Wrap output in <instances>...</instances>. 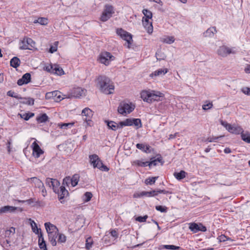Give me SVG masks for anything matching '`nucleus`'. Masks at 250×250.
Here are the masks:
<instances>
[{
    "instance_id": "f257e3e1",
    "label": "nucleus",
    "mask_w": 250,
    "mask_h": 250,
    "mask_svg": "<svg viewBox=\"0 0 250 250\" xmlns=\"http://www.w3.org/2000/svg\"><path fill=\"white\" fill-rule=\"evenodd\" d=\"M108 127L112 129L116 130L118 128H122L125 126H131L134 125L137 128L142 127V123L140 119L129 118L120 122L118 124L113 121L107 122Z\"/></svg>"
},
{
    "instance_id": "f03ea898",
    "label": "nucleus",
    "mask_w": 250,
    "mask_h": 250,
    "mask_svg": "<svg viewBox=\"0 0 250 250\" xmlns=\"http://www.w3.org/2000/svg\"><path fill=\"white\" fill-rule=\"evenodd\" d=\"M97 81L98 85L102 92L106 94L113 93L114 86L109 78L105 76H100L98 78Z\"/></svg>"
},
{
    "instance_id": "7ed1b4c3",
    "label": "nucleus",
    "mask_w": 250,
    "mask_h": 250,
    "mask_svg": "<svg viewBox=\"0 0 250 250\" xmlns=\"http://www.w3.org/2000/svg\"><path fill=\"white\" fill-rule=\"evenodd\" d=\"M164 96L163 93L156 90H143L141 93V98L144 101L148 103H151L155 101H160V98Z\"/></svg>"
},
{
    "instance_id": "20e7f679",
    "label": "nucleus",
    "mask_w": 250,
    "mask_h": 250,
    "mask_svg": "<svg viewBox=\"0 0 250 250\" xmlns=\"http://www.w3.org/2000/svg\"><path fill=\"white\" fill-rule=\"evenodd\" d=\"M135 108L134 105L132 104H128L125 102H122L120 104L118 108V112L122 115H125L131 112Z\"/></svg>"
},
{
    "instance_id": "39448f33",
    "label": "nucleus",
    "mask_w": 250,
    "mask_h": 250,
    "mask_svg": "<svg viewBox=\"0 0 250 250\" xmlns=\"http://www.w3.org/2000/svg\"><path fill=\"white\" fill-rule=\"evenodd\" d=\"M220 123L229 132L231 133L239 134L240 133H242L243 131V129L240 126L231 125L223 120L220 121Z\"/></svg>"
},
{
    "instance_id": "423d86ee",
    "label": "nucleus",
    "mask_w": 250,
    "mask_h": 250,
    "mask_svg": "<svg viewBox=\"0 0 250 250\" xmlns=\"http://www.w3.org/2000/svg\"><path fill=\"white\" fill-rule=\"evenodd\" d=\"M116 33L122 39L126 42V43H127V47L130 48V45L132 44V42L133 41L132 35L122 28L117 29Z\"/></svg>"
},
{
    "instance_id": "0eeeda50",
    "label": "nucleus",
    "mask_w": 250,
    "mask_h": 250,
    "mask_svg": "<svg viewBox=\"0 0 250 250\" xmlns=\"http://www.w3.org/2000/svg\"><path fill=\"white\" fill-rule=\"evenodd\" d=\"M35 45V42L33 40L30 38L25 37L20 42V49L22 50H32Z\"/></svg>"
},
{
    "instance_id": "6e6552de",
    "label": "nucleus",
    "mask_w": 250,
    "mask_h": 250,
    "mask_svg": "<svg viewBox=\"0 0 250 250\" xmlns=\"http://www.w3.org/2000/svg\"><path fill=\"white\" fill-rule=\"evenodd\" d=\"M114 13V9L112 6L108 4L105 5L100 18L101 20L104 22L107 21L112 17Z\"/></svg>"
},
{
    "instance_id": "1a4fd4ad",
    "label": "nucleus",
    "mask_w": 250,
    "mask_h": 250,
    "mask_svg": "<svg viewBox=\"0 0 250 250\" xmlns=\"http://www.w3.org/2000/svg\"><path fill=\"white\" fill-rule=\"evenodd\" d=\"M83 120L86 122L87 126H92L91 118L93 115V111L88 107L84 108L82 111Z\"/></svg>"
},
{
    "instance_id": "9d476101",
    "label": "nucleus",
    "mask_w": 250,
    "mask_h": 250,
    "mask_svg": "<svg viewBox=\"0 0 250 250\" xmlns=\"http://www.w3.org/2000/svg\"><path fill=\"white\" fill-rule=\"evenodd\" d=\"M31 140H35V141L32 143L31 146L33 151L32 155L35 158H38L44 153V151L41 149L37 143V141L36 139L31 138Z\"/></svg>"
},
{
    "instance_id": "9b49d317",
    "label": "nucleus",
    "mask_w": 250,
    "mask_h": 250,
    "mask_svg": "<svg viewBox=\"0 0 250 250\" xmlns=\"http://www.w3.org/2000/svg\"><path fill=\"white\" fill-rule=\"evenodd\" d=\"M114 58V56L110 53L104 52L100 54L99 61L102 63L107 65L109 64L111 61L113 60Z\"/></svg>"
},
{
    "instance_id": "f8f14e48",
    "label": "nucleus",
    "mask_w": 250,
    "mask_h": 250,
    "mask_svg": "<svg viewBox=\"0 0 250 250\" xmlns=\"http://www.w3.org/2000/svg\"><path fill=\"white\" fill-rule=\"evenodd\" d=\"M235 53L232 49L225 45L219 47L217 50L218 54L223 57H227L229 54H234Z\"/></svg>"
},
{
    "instance_id": "ddd939ff",
    "label": "nucleus",
    "mask_w": 250,
    "mask_h": 250,
    "mask_svg": "<svg viewBox=\"0 0 250 250\" xmlns=\"http://www.w3.org/2000/svg\"><path fill=\"white\" fill-rule=\"evenodd\" d=\"M189 229L193 233H196L199 231L205 232L207 230L206 227L202 224L191 223L189 224Z\"/></svg>"
},
{
    "instance_id": "4468645a",
    "label": "nucleus",
    "mask_w": 250,
    "mask_h": 250,
    "mask_svg": "<svg viewBox=\"0 0 250 250\" xmlns=\"http://www.w3.org/2000/svg\"><path fill=\"white\" fill-rule=\"evenodd\" d=\"M45 184L50 188L52 187L53 191L56 192L57 191V188L59 187L60 183L57 179L47 178L45 179Z\"/></svg>"
},
{
    "instance_id": "2eb2a0df",
    "label": "nucleus",
    "mask_w": 250,
    "mask_h": 250,
    "mask_svg": "<svg viewBox=\"0 0 250 250\" xmlns=\"http://www.w3.org/2000/svg\"><path fill=\"white\" fill-rule=\"evenodd\" d=\"M58 194L59 199L61 203H63L64 201L63 200L64 198L67 196L68 191L65 189L64 186H61L59 188H57V191L55 192Z\"/></svg>"
},
{
    "instance_id": "dca6fc26",
    "label": "nucleus",
    "mask_w": 250,
    "mask_h": 250,
    "mask_svg": "<svg viewBox=\"0 0 250 250\" xmlns=\"http://www.w3.org/2000/svg\"><path fill=\"white\" fill-rule=\"evenodd\" d=\"M86 90L81 87H76L73 88L71 92V97L79 98L83 95H85Z\"/></svg>"
},
{
    "instance_id": "f3484780",
    "label": "nucleus",
    "mask_w": 250,
    "mask_h": 250,
    "mask_svg": "<svg viewBox=\"0 0 250 250\" xmlns=\"http://www.w3.org/2000/svg\"><path fill=\"white\" fill-rule=\"evenodd\" d=\"M31 81V75L29 73H26L24 74L21 79L18 80L17 84L19 85H22L24 84L29 83Z\"/></svg>"
},
{
    "instance_id": "a211bd4d",
    "label": "nucleus",
    "mask_w": 250,
    "mask_h": 250,
    "mask_svg": "<svg viewBox=\"0 0 250 250\" xmlns=\"http://www.w3.org/2000/svg\"><path fill=\"white\" fill-rule=\"evenodd\" d=\"M18 208L17 207H15L10 206H5L0 208V214L7 213H13Z\"/></svg>"
},
{
    "instance_id": "6ab92c4d",
    "label": "nucleus",
    "mask_w": 250,
    "mask_h": 250,
    "mask_svg": "<svg viewBox=\"0 0 250 250\" xmlns=\"http://www.w3.org/2000/svg\"><path fill=\"white\" fill-rule=\"evenodd\" d=\"M143 24L147 32L150 34L153 32V27L152 25V23L151 21L147 20H144V18H143L142 19Z\"/></svg>"
},
{
    "instance_id": "aec40b11",
    "label": "nucleus",
    "mask_w": 250,
    "mask_h": 250,
    "mask_svg": "<svg viewBox=\"0 0 250 250\" xmlns=\"http://www.w3.org/2000/svg\"><path fill=\"white\" fill-rule=\"evenodd\" d=\"M44 226L48 234L59 231L57 227L50 222L45 223Z\"/></svg>"
},
{
    "instance_id": "412c9836",
    "label": "nucleus",
    "mask_w": 250,
    "mask_h": 250,
    "mask_svg": "<svg viewBox=\"0 0 250 250\" xmlns=\"http://www.w3.org/2000/svg\"><path fill=\"white\" fill-rule=\"evenodd\" d=\"M157 195L156 190H153L150 191H142L139 194H134V197H140L143 196L147 197H153Z\"/></svg>"
},
{
    "instance_id": "4be33fe9",
    "label": "nucleus",
    "mask_w": 250,
    "mask_h": 250,
    "mask_svg": "<svg viewBox=\"0 0 250 250\" xmlns=\"http://www.w3.org/2000/svg\"><path fill=\"white\" fill-rule=\"evenodd\" d=\"M58 235L59 231L48 234L49 241L53 246L57 245V241L56 239Z\"/></svg>"
},
{
    "instance_id": "5701e85b",
    "label": "nucleus",
    "mask_w": 250,
    "mask_h": 250,
    "mask_svg": "<svg viewBox=\"0 0 250 250\" xmlns=\"http://www.w3.org/2000/svg\"><path fill=\"white\" fill-rule=\"evenodd\" d=\"M39 240H38V244L40 248L42 250H48L46 247V244L45 241L44 240L43 237V235L42 233H40L39 235H38Z\"/></svg>"
},
{
    "instance_id": "b1692460",
    "label": "nucleus",
    "mask_w": 250,
    "mask_h": 250,
    "mask_svg": "<svg viewBox=\"0 0 250 250\" xmlns=\"http://www.w3.org/2000/svg\"><path fill=\"white\" fill-rule=\"evenodd\" d=\"M168 72L167 68L159 69L152 72L149 75V76L153 78L154 76H163Z\"/></svg>"
},
{
    "instance_id": "393cba45",
    "label": "nucleus",
    "mask_w": 250,
    "mask_h": 250,
    "mask_svg": "<svg viewBox=\"0 0 250 250\" xmlns=\"http://www.w3.org/2000/svg\"><path fill=\"white\" fill-rule=\"evenodd\" d=\"M216 32L217 30L215 27H210L204 33V36L205 37L211 38L213 37L214 34Z\"/></svg>"
},
{
    "instance_id": "a878e982",
    "label": "nucleus",
    "mask_w": 250,
    "mask_h": 250,
    "mask_svg": "<svg viewBox=\"0 0 250 250\" xmlns=\"http://www.w3.org/2000/svg\"><path fill=\"white\" fill-rule=\"evenodd\" d=\"M30 225L32 228V231L36 234H38L40 233H42L41 229L40 228H38L37 227V224L34 222V221L30 219Z\"/></svg>"
},
{
    "instance_id": "bb28decb",
    "label": "nucleus",
    "mask_w": 250,
    "mask_h": 250,
    "mask_svg": "<svg viewBox=\"0 0 250 250\" xmlns=\"http://www.w3.org/2000/svg\"><path fill=\"white\" fill-rule=\"evenodd\" d=\"M93 167L94 168L97 167L98 168L102 171H108L109 170V168L106 166L103 165L100 159L99 160L97 164H95V165Z\"/></svg>"
},
{
    "instance_id": "cd10ccee",
    "label": "nucleus",
    "mask_w": 250,
    "mask_h": 250,
    "mask_svg": "<svg viewBox=\"0 0 250 250\" xmlns=\"http://www.w3.org/2000/svg\"><path fill=\"white\" fill-rule=\"evenodd\" d=\"M136 146L138 149L142 150L143 152L146 153L150 152L149 150L150 146L148 145H145L143 144H137Z\"/></svg>"
},
{
    "instance_id": "c85d7f7f",
    "label": "nucleus",
    "mask_w": 250,
    "mask_h": 250,
    "mask_svg": "<svg viewBox=\"0 0 250 250\" xmlns=\"http://www.w3.org/2000/svg\"><path fill=\"white\" fill-rule=\"evenodd\" d=\"M21 63L20 60L17 57H13L10 61V65L15 68H17Z\"/></svg>"
},
{
    "instance_id": "c756f323",
    "label": "nucleus",
    "mask_w": 250,
    "mask_h": 250,
    "mask_svg": "<svg viewBox=\"0 0 250 250\" xmlns=\"http://www.w3.org/2000/svg\"><path fill=\"white\" fill-rule=\"evenodd\" d=\"M186 174L187 173L184 170H181L179 172L174 173V177L178 180L183 179L186 177Z\"/></svg>"
},
{
    "instance_id": "7c9ffc66",
    "label": "nucleus",
    "mask_w": 250,
    "mask_h": 250,
    "mask_svg": "<svg viewBox=\"0 0 250 250\" xmlns=\"http://www.w3.org/2000/svg\"><path fill=\"white\" fill-rule=\"evenodd\" d=\"M158 162L161 163L162 165L163 164L162 161V158L161 156L158 157L157 159L154 160H151L150 162H148V166L149 167L151 166H155L157 165Z\"/></svg>"
},
{
    "instance_id": "2f4dec72",
    "label": "nucleus",
    "mask_w": 250,
    "mask_h": 250,
    "mask_svg": "<svg viewBox=\"0 0 250 250\" xmlns=\"http://www.w3.org/2000/svg\"><path fill=\"white\" fill-rule=\"evenodd\" d=\"M142 13L145 16V17H144V20L149 21L150 19H151L152 17V13L150 11L147 9H144L142 11Z\"/></svg>"
},
{
    "instance_id": "473e14b6",
    "label": "nucleus",
    "mask_w": 250,
    "mask_h": 250,
    "mask_svg": "<svg viewBox=\"0 0 250 250\" xmlns=\"http://www.w3.org/2000/svg\"><path fill=\"white\" fill-rule=\"evenodd\" d=\"M175 41L174 38L172 36H167L161 39V42L167 44H171Z\"/></svg>"
},
{
    "instance_id": "72a5a7b5",
    "label": "nucleus",
    "mask_w": 250,
    "mask_h": 250,
    "mask_svg": "<svg viewBox=\"0 0 250 250\" xmlns=\"http://www.w3.org/2000/svg\"><path fill=\"white\" fill-rule=\"evenodd\" d=\"M90 162L91 165L94 167L97 164L100 159L98 156L96 154H93L89 156Z\"/></svg>"
},
{
    "instance_id": "f704fd0d",
    "label": "nucleus",
    "mask_w": 250,
    "mask_h": 250,
    "mask_svg": "<svg viewBox=\"0 0 250 250\" xmlns=\"http://www.w3.org/2000/svg\"><path fill=\"white\" fill-rule=\"evenodd\" d=\"M74 123H60L58 124V126L61 129H67L71 128L74 125Z\"/></svg>"
},
{
    "instance_id": "c9c22d12",
    "label": "nucleus",
    "mask_w": 250,
    "mask_h": 250,
    "mask_svg": "<svg viewBox=\"0 0 250 250\" xmlns=\"http://www.w3.org/2000/svg\"><path fill=\"white\" fill-rule=\"evenodd\" d=\"M79 175L78 174H74L71 178H70L71 184L72 187L76 186L79 180Z\"/></svg>"
},
{
    "instance_id": "e433bc0d",
    "label": "nucleus",
    "mask_w": 250,
    "mask_h": 250,
    "mask_svg": "<svg viewBox=\"0 0 250 250\" xmlns=\"http://www.w3.org/2000/svg\"><path fill=\"white\" fill-rule=\"evenodd\" d=\"M53 74L62 75L64 74V71L58 65H54Z\"/></svg>"
},
{
    "instance_id": "4c0bfd02",
    "label": "nucleus",
    "mask_w": 250,
    "mask_h": 250,
    "mask_svg": "<svg viewBox=\"0 0 250 250\" xmlns=\"http://www.w3.org/2000/svg\"><path fill=\"white\" fill-rule=\"evenodd\" d=\"M34 23H39L41 25H45L48 24V19L45 18H39L34 21Z\"/></svg>"
},
{
    "instance_id": "58836bf2",
    "label": "nucleus",
    "mask_w": 250,
    "mask_h": 250,
    "mask_svg": "<svg viewBox=\"0 0 250 250\" xmlns=\"http://www.w3.org/2000/svg\"><path fill=\"white\" fill-rule=\"evenodd\" d=\"M133 165L139 167H145L148 166V162H143L141 160H135L133 162Z\"/></svg>"
},
{
    "instance_id": "ea45409f",
    "label": "nucleus",
    "mask_w": 250,
    "mask_h": 250,
    "mask_svg": "<svg viewBox=\"0 0 250 250\" xmlns=\"http://www.w3.org/2000/svg\"><path fill=\"white\" fill-rule=\"evenodd\" d=\"M157 60H164L166 58V55L161 51H158L155 54Z\"/></svg>"
},
{
    "instance_id": "a19ab883",
    "label": "nucleus",
    "mask_w": 250,
    "mask_h": 250,
    "mask_svg": "<svg viewBox=\"0 0 250 250\" xmlns=\"http://www.w3.org/2000/svg\"><path fill=\"white\" fill-rule=\"evenodd\" d=\"M18 115L20 116L21 118L24 119L25 121H28L30 118L34 116V114L33 113H27L23 114H19Z\"/></svg>"
},
{
    "instance_id": "79ce46f5",
    "label": "nucleus",
    "mask_w": 250,
    "mask_h": 250,
    "mask_svg": "<svg viewBox=\"0 0 250 250\" xmlns=\"http://www.w3.org/2000/svg\"><path fill=\"white\" fill-rule=\"evenodd\" d=\"M157 178H158V177H149L146 179L145 183L146 185H153L155 183V181L157 179Z\"/></svg>"
},
{
    "instance_id": "37998d69",
    "label": "nucleus",
    "mask_w": 250,
    "mask_h": 250,
    "mask_svg": "<svg viewBox=\"0 0 250 250\" xmlns=\"http://www.w3.org/2000/svg\"><path fill=\"white\" fill-rule=\"evenodd\" d=\"M26 181L29 183H31L32 184H34L35 186L38 185L39 182L41 181L39 179H38L36 177H31V178H28Z\"/></svg>"
},
{
    "instance_id": "c03bdc74",
    "label": "nucleus",
    "mask_w": 250,
    "mask_h": 250,
    "mask_svg": "<svg viewBox=\"0 0 250 250\" xmlns=\"http://www.w3.org/2000/svg\"><path fill=\"white\" fill-rule=\"evenodd\" d=\"M37 121L40 123H45L48 120V116L46 114H43L37 118Z\"/></svg>"
},
{
    "instance_id": "a18cd8bd",
    "label": "nucleus",
    "mask_w": 250,
    "mask_h": 250,
    "mask_svg": "<svg viewBox=\"0 0 250 250\" xmlns=\"http://www.w3.org/2000/svg\"><path fill=\"white\" fill-rule=\"evenodd\" d=\"M57 242L60 243H64L66 241V237L65 235L62 233H59L58 236Z\"/></svg>"
},
{
    "instance_id": "49530a36",
    "label": "nucleus",
    "mask_w": 250,
    "mask_h": 250,
    "mask_svg": "<svg viewBox=\"0 0 250 250\" xmlns=\"http://www.w3.org/2000/svg\"><path fill=\"white\" fill-rule=\"evenodd\" d=\"M241 138L245 142L250 143V134L242 133Z\"/></svg>"
},
{
    "instance_id": "de8ad7c7",
    "label": "nucleus",
    "mask_w": 250,
    "mask_h": 250,
    "mask_svg": "<svg viewBox=\"0 0 250 250\" xmlns=\"http://www.w3.org/2000/svg\"><path fill=\"white\" fill-rule=\"evenodd\" d=\"M93 245V241L91 237H88L86 240L85 248L87 250L90 249Z\"/></svg>"
},
{
    "instance_id": "09e8293b",
    "label": "nucleus",
    "mask_w": 250,
    "mask_h": 250,
    "mask_svg": "<svg viewBox=\"0 0 250 250\" xmlns=\"http://www.w3.org/2000/svg\"><path fill=\"white\" fill-rule=\"evenodd\" d=\"M58 44V42H55L54 43V45L50 46L49 52H50V53H53L57 51Z\"/></svg>"
},
{
    "instance_id": "8fccbe9b",
    "label": "nucleus",
    "mask_w": 250,
    "mask_h": 250,
    "mask_svg": "<svg viewBox=\"0 0 250 250\" xmlns=\"http://www.w3.org/2000/svg\"><path fill=\"white\" fill-rule=\"evenodd\" d=\"M54 68V65L49 64L45 66L44 67V69L48 72L53 73Z\"/></svg>"
},
{
    "instance_id": "3c124183",
    "label": "nucleus",
    "mask_w": 250,
    "mask_h": 250,
    "mask_svg": "<svg viewBox=\"0 0 250 250\" xmlns=\"http://www.w3.org/2000/svg\"><path fill=\"white\" fill-rule=\"evenodd\" d=\"M163 247L167 250H176L180 249V247L178 246H176L174 245H164Z\"/></svg>"
},
{
    "instance_id": "603ef678",
    "label": "nucleus",
    "mask_w": 250,
    "mask_h": 250,
    "mask_svg": "<svg viewBox=\"0 0 250 250\" xmlns=\"http://www.w3.org/2000/svg\"><path fill=\"white\" fill-rule=\"evenodd\" d=\"M7 95L11 97L15 98L17 99H20L21 98L17 93H15L14 91H12L11 90L8 91Z\"/></svg>"
},
{
    "instance_id": "864d4df0",
    "label": "nucleus",
    "mask_w": 250,
    "mask_h": 250,
    "mask_svg": "<svg viewBox=\"0 0 250 250\" xmlns=\"http://www.w3.org/2000/svg\"><path fill=\"white\" fill-rule=\"evenodd\" d=\"M15 232L14 228L11 227L9 230H7L5 232V236H9L11 234L14 235Z\"/></svg>"
},
{
    "instance_id": "5fc2aeb1",
    "label": "nucleus",
    "mask_w": 250,
    "mask_h": 250,
    "mask_svg": "<svg viewBox=\"0 0 250 250\" xmlns=\"http://www.w3.org/2000/svg\"><path fill=\"white\" fill-rule=\"evenodd\" d=\"M52 95L54 97H57V100H61L62 99H63V98L61 97V92L59 91H53L52 93Z\"/></svg>"
},
{
    "instance_id": "6e6d98bb",
    "label": "nucleus",
    "mask_w": 250,
    "mask_h": 250,
    "mask_svg": "<svg viewBox=\"0 0 250 250\" xmlns=\"http://www.w3.org/2000/svg\"><path fill=\"white\" fill-rule=\"evenodd\" d=\"M155 208L157 210L161 212H167V208L166 207H163L162 206H157L155 207Z\"/></svg>"
},
{
    "instance_id": "4d7b16f0",
    "label": "nucleus",
    "mask_w": 250,
    "mask_h": 250,
    "mask_svg": "<svg viewBox=\"0 0 250 250\" xmlns=\"http://www.w3.org/2000/svg\"><path fill=\"white\" fill-rule=\"evenodd\" d=\"M148 216L147 215L144 216H138L136 218V220L139 222H145Z\"/></svg>"
},
{
    "instance_id": "13d9d810",
    "label": "nucleus",
    "mask_w": 250,
    "mask_h": 250,
    "mask_svg": "<svg viewBox=\"0 0 250 250\" xmlns=\"http://www.w3.org/2000/svg\"><path fill=\"white\" fill-rule=\"evenodd\" d=\"M220 137H219L220 138ZM219 138L218 137H208L207 139H205V140H203L205 142H216L218 139Z\"/></svg>"
},
{
    "instance_id": "bf43d9fd",
    "label": "nucleus",
    "mask_w": 250,
    "mask_h": 250,
    "mask_svg": "<svg viewBox=\"0 0 250 250\" xmlns=\"http://www.w3.org/2000/svg\"><path fill=\"white\" fill-rule=\"evenodd\" d=\"M213 104L211 103H208L207 104H204L202 106L203 109L206 110L212 108Z\"/></svg>"
},
{
    "instance_id": "052dcab7",
    "label": "nucleus",
    "mask_w": 250,
    "mask_h": 250,
    "mask_svg": "<svg viewBox=\"0 0 250 250\" xmlns=\"http://www.w3.org/2000/svg\"><path fill=\"white\" fill-rule=\"evenodd\" d=\"M70 183H71L70 177L69 176L66 177L63 180L62 185L64 186L66 185V186H68L69 185V184H70Z\"/></svg>"
},
{
    "instance_id": "680f3d73",
    "label": "nucleus",
    "mask_w": 250,
    "mask_h": 250,
    "mask_svg": "<svg viewBox=\"0 0 250 250\" xmlns=\"http://www.w3.org/2000/svg\"><path fill=\"white\" fill-rule=\"evenodd\" d=\"M84 196L85 197V201L86 202H88V201H90V199H91V198L92 197V193L91 192H86L84 194Z\"/></svg>"
},
{
    "instance_id": "e2e57ef3",
    "label": "nucleus",
    "mask_w": 250,
    "mask_h": 250,
    "mask_svg": "<svg viewBox=\"0 0 250 250\" xmlns=\"http://www.w3.org/2000/svg\"><path fill=\"white\" fill-rule=\"evenodd\" d=\"M242 92L245 94L250 95V88L248 87H245L241 89Z\"/></svg>"
},
{
    "instance_id": "0e129e2a",
    "label": "nucleus",
    "mask_w": 250,
    "mask_h": 250,
    "mask_svg": "<svg viewBox=\"0 0 250 250\" xmlns=\"http://www.w3.org/2000/svg\"><path fill=\"white\" fill-rule=\"evenodd\" d=\"M110 233L111 235L115 239L118 237V233L115 229H112L110 231Z\"/></svg>"
},
{
    "instance_id": "69168bd1",
    "label": "nucleus",
    "mask_w": 250,
    "mask_h": 250,
    "mask_svg": "<svg viewBox=\"0 0 250 250\" xmlns=\"http://www.w3.org/2000/svg\"><path fill=\"white\" fill-rule=\"evenodd\" d=\"M156 193H157V195L159 193H164V194H168V193H171V192H169L168 191H167V190H161V189L156 190Z\"/></svg>"
},
{
    "instance_id": "338daca9",
    "label": "nucleus",
    "mask_w": 250,
    "mask_h": 250,
    "mask_svg": "<svg viewBox=\"0 0 250 250\" xmlns=\"http://www.w3.org/2000/svg\"><path fill=\"white\" fill-rule=\"evenodd\" d=\"M26 103L29 105H33L34 103V100L33 98H29L27 99Z\"/></svg>"
},
{
    "instance_id": "774afa93",
    "label": "nucleus",
    "mask_w": 250,
    "mask_h": 250,
    "mask_svg": "<svg viewBox=\"0 0 250 250\" xmlns=\"http://www.w3.org/2000/svg\"><path fill=\"white\" fill-rule=\"evenodd\" d=\"M40 190L41 191L42 195L43 197H45L46 196V195H47V192H46V190L44 186L42 188H41Z\"/></svg>"
}]
</instances>
